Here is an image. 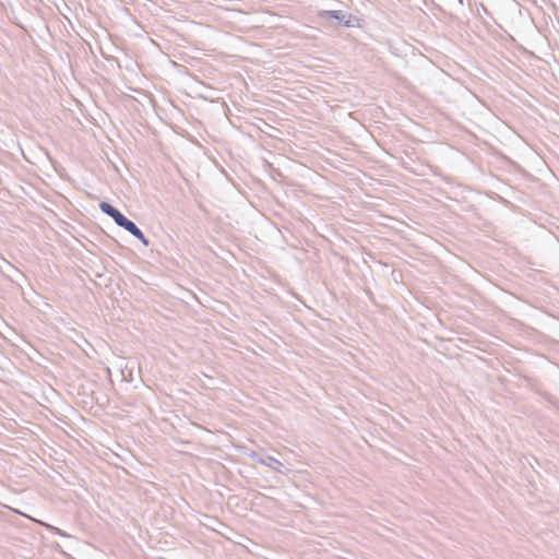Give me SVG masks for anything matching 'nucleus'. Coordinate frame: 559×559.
<instances>
[{
    "label": "nucleus",
    "mask_w": 559,
    "mask_h": 559,
    "mask_svg": "<svg viewBox=\"0 0 559 559\" xmlns=\"http://www.w3.org/2000/svg\"><path fill=\"white\" fill-rule=\"evenodd\" d=\"M100 210L109 215L115 223L128 230L131 235H133L135 238L141 240L145 246L148 245L147 238L144 236V234L136 227V225L129 221L127 217H124L117 209H115L111 204L107 202H102L99 204Z\"/></svg>",
    "instance_id": "f257e3e1"
},
{
    "label": "nucleus",
    "mask_w": 559,
    "mask_h": 559,
    "mask_svg": "<svg viewBox=\"0 0 559 559\" xmlns=\"http://www.w3.org/2000/svg\"><path fill=\"white\" fill-rule=\"evenodd\" d=\"M324 14L330 16V17H332V19H335V20L344 22V24L346 26H352L353 25L350 16L346 20L345 19L346 16L341 11H326V12H324Z\"/></svg>",
    "instance_id": "f03ea898"
}]
</instances>
